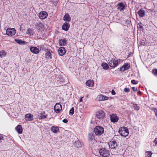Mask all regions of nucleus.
Masks as SVG:
<instances>
[{"instance_id":"obj_49","label":"nucleus","mask_w":157,"mask_h":157,"mask_svg":"<svg viewBox=\"0 0 157 157\" xmlns=\"http://www.w3.org/2000/svg\"><path fill=\"white\" fill-rule=\"evenodd\" d=\"M27 32H28V33H29V32H28V31H27Z\"/></svg>"},{"instance_id":"obj_31","label":"nucleus","mask_w":157,"mask_h":157,"mask_svg":"<svg viewBox=\"0 0 157 157\" xmlns=\"http://www.w3.org/2000/svg\"><path fill=\"white\" fill-rule=\"evenodd\" d=\"M151 152L150 151H147L145 153V157H151Z\"/></svg>"},{"instance_id":"obj_10","label":"nucleus","mask_w":157,"mask_h":157,"mask_svg":"<svg viewBox=\"0 0 157 157\" xmlns=\"http://www.w3.org/2000/svg\"><path fill=\"white\" fill-rule=\"evenodd\" d=\"M130 67V66L129 64L125 63L121 67L120 71H121L124 72L125 71L128 69Z\"/></svg>"},{"instance_id":"obj_18","label":"nucleus","mask_w":157,"mask_h":157,"mask_svg":"<svg viewBox=\"0 0 157 157\" xmlns=\"http://www.w3.org/2000/svg\"><path fill=\"white\" fill-rule=\"evenodd\" d=\"M36 29L39 30H41L44 28V26L41 22H37L36 25Z\"/></svg>"},{"instance_id":"obj_36","label":"nucleus","mask_w":157,"mask_h":157,"mask_svg":"<svg viewBox=\"0 0 157 157\" xmlns=\"http://www.w3.org/2000/svg\"><path fill=\"white\" fill-rule=\"evenodd\" d=\"M152 73L155 75L157 76V69H154L153 70Z\"/></svg>"},{"instance_id":"obj_32","label":"nucleus","mask_w":157,"mask_h":157,"mask_svg":"<svg viewBox=\"0 0 157 157\" xmlns=\"http://www.w3.org/2000/svg\"><path fill=\"white\" fill-rule=\"evenodd\" d=\"M6 55V53L5 51L2 50L0 51V56L1 57H5Z\"/></svg>"},{"instance_id":"obj_23","label":"nucleus","mask_w":157,"mask_h":157,"mask_svg":"<svg viewBox=\"0 0 157 157\" xmlns=\"http://www.w3.org/2000/svg\"><path fill=\"white\" fill-rule=\"evenodd\" d=\"M15 129L18 133L21 134L22 132V128L21 125H18L15 128Z\"/></svg>"},{"instance_id":"obj_16","label":"nucleus","mask_w":157,"mask_h":157,"mask_svg":"<svg viewBox=\"0 0 157 157\" xmlns=\"http://www.w3.org/2000/svg\"><path fill=\"white\" fill-rule=\"evenodd\" d=\"M117 6V9L121 11L123 10L125 8V6L123 3H119Z\"/></svg>"},{"instance_id":"obj_37","label":"nucleus","mask_w":157,"mask_h":157,"mask_svg":"<svg viewBox=\"0 0 157 157\" xmlns=\"http://www.w3.org/2000/svg\"><path fill=\"white\" fill-rule=\"evenodd\" d=\"M152 110H153L155 113V116L157 117V109H156L153 108H152Z\"/></svg>"},{"instance_id":"obj_9","label":"nucleus","mask_w":157,"mask_h":157,"mask_svg":"<svg viewBox=\"0 0 157 157\" xmlns=\"http://www.w3.org/2000/svg\"><path fill=\"white\" fill-rule=\"evenodd\" d=\"M109 97H108L104 96L103 95L100 94L98 95L97 98V100L98 101H103L108 100Z\"/></svg>"},{"instance_id":"obj_51","label":"nucleus","mask_w":157,"mask_h":157,"mask_svg":"<svg viewBox=\"0 0 157 157\" xmlns=\"http://www.w3.org/2000/svg\"><path fill=\"white\" fill-rule=\"evenodd\" d=\"M27 32H28V33H29V32H28V31H27Z\"/></svg>"},{"instance_id":"obj_42","label":"nucleus","mask_w":157,"mask_h":157,"mask_svg":"<svg viewBox=\"0 0 157 157\" xmlns=\"http://www.w3.org/2000/svg\"><path fill=\"white\" fill-rule=\"evenodd\" d=\"M132 89L134 91H136L137 90V88H136L135 87H132Z\"/></svg>"},{"instance_id":"obj_39","label":"nucleus","mask_w":157,"mask_h":157,"mask_svg":"<svg viewBox=\"0 0 157 157\" xmlns=\"http://www.w3.org/2000/svg\"><path fill=\"white\" fill-rule=\"evenodd\" d=\"M131 82L133 84H136L137 83L135 80H132L131 81Z\"/></svg>"},{"instance_id":"obj_7","label":"nucleus","mask_w":157,"mask_h":157,"mask_svg":"<svg viewBox=\"0 0 157 157\" xmlns=\"http://www.w3.org/2000/svg\"><path fill=\"white\" fill-rule=\"evenodd\" d=\"M62 109L61 105L59 103H56L54 108L55 111L57 113H59L61 110Z\"/></svg>"},{"instance_id":"obj_47","label":"nucleus","mask_w":157,"mask_h":157,"mask_svg":"<svg viewBox=\"0 0 157 157\" xmlns=\"http://www.w3.org/2000/svg\"><path fill=\"white\" fill-rule=\"evenodd\" d=\"M137 91H138V94H141V92L140 91V90H137Z\"/></svg>"},{"instance_id":"obj_3","label":"nucleus","mask_w":157,"mask_h":157,"mask_svg":"<svg viewBox=\"0 0 157 157\" xmlns=\"http://www.w3.org/2000/svg\"><path fill=\"white\" fill-rule=\"evenodd\" d=\"M99 153L101 156L104 157H108L110 154V152L106 149L102 148L99 151Z\"/></svg>"},{"instance_id":"obj_11","label":"nucleus","mask_w":157,"mask_h":157,"mask_svg":"<svg viewBox=\"0 0 157 157\" xmlns=\"http://www.w3.org/2000/svg\"><path fill=\"white\" fill-rule=\"evenodd\" d=\"M66 51L65 48L63 47H62L58 49V53L59 56H63L65 54Z\"/></svg>"},{"instance_id":"obj_26","label":"nucleus","mask_w":157,"mask_h":157,"mask_svg":"<svg viewBox=\"0 0 157 157\" xmlns=\"http://www.w3.org/2000/svg\"><path fill=\"white\" fill-rule=\"evenodd\" d=\"M51 130L54 133H56L59 130V128L57 126H53L52 127Z\"/></svg>"},{"instance_id":"obj_46","label":"nucleus","mask_w":157,"mask_h":157,"mask_svg":"<svg viewBox=\"0 0 157 157\" xmlns=\"http://www.w3.org/2000/svg\"><path fill=\"white\" fill-rule=\"evenodd\" d=\"M84 98V97H83L81 98H80L79 99V101L81 102L82 101V98Z\"/></svg>"},{"instance_id":"obj_35","label":"nucleus","mask_w":157,"mask_h":157,"mask_svg":"<svg viewBox=\"0 0 157 157\" xmlns=\"http://www.w3.org/2000/svg\"><path fill=\"white\" fill-rule=\"evenodd\" d=\"M40 51H45L46 49L43 46H41L40 47Z\"/></svg>"},{"instance_id":"obj_30","label":"nucleus","mask_w":157,"mask_h":157,"mask_svg":"<svg viewBox=\"0 0 157 157\" xmlns=\"http://www.w3.org/2000/svg\"><path fill=\"white\" fill-rule=\"evenodd\" d=\"M101 65L103 68L105 70H107L109 68V65L106 63H103Z\"/></svg>"},{"instance_id":"obj_38","label":"nucleus","mask_w":157,"mask_h":157,"mask_svg":"<svg viewBox=\"0 0 157 157\" xmlns=\"http://www.w3.org/2000/svg\"><path fill=\"white\" fill-rule=\"evenodd\" d=\"M124 90L125 92H128L130 91L129 89L128 88H125Z\"/></svg>"},{"instance_id":"obj_40","label":"nucleus","mask_w":157,"mask_h":157,"mask_svg":"<svg viewBox=\"0 0 157 157\" xmlns=\"http://www.w3.org/2000/svg\"><path fill=\"white\" fill-rule=\"evenodd\" d=\"M154 143L155 144V145H157V138H155L154 141Z\"/></svg>"},{"instance_id":"obj_1","label":"nucleus","mask_w":157,"mask_h":157,"mask_svg":"<svg viewBox=\"0 0 157 157\" xmlns=\"http://www.w3.org/2000/svg\"><path fill=\"white\" fill-rule=\"evenodd\" d=\"M118 132L121 136L126 137L129 133L128 130L127 128L123 127L119 128Z\"/></svg>"},{"instance_id":"obj_43","label":"nucleus","mask_w":157,"mask_h":157,"mask_svg":"<svg viewBox=\"0 0 157 157\" xmlns=\"http://www.w3.org/2000/svg\"><path fill=\"white\" fill-rule=\"evenodd\" d=\"M3 138L2 135L0 134V140H3Z\"/></svg>"},{"instance_id":"obj_27","label":"nucleus","mask_w":157,"mask_h":157,"mask_svg":"<svg viewBox=\"0 0 157 157\" xmlns=\"http://www.w3.org/2000/svg\"><path fill=\"white\" fill-rule=\"evenodd\" d=\"M45 57L47 59H52V55L50 51H48L45 54Z\"/></svg>"},{"instance_id":"obj_48","label":"nucleus","mask_w":157,"mask_h":157,"mask_svg":"<svg viewBox=\"0 0 157 157\" xmlns=\"http://www.w3.org/2000/svg\"><path fill=\"white\" fill-rule=\"evenodd\" d=\"M142 45H145V43L144 42H142V44H141Z\"/></svg>"},{"instance_id":"obj_41","label":"nucleus","mask_w":157,"mask_h":157,"mask_svg":"<svg viewBox=\"0 0 157 157\" xmlns=\"http://www.w3.org/2000/svg\"><path fill=\"white\" fill-rule=\"evenodd\" d=\"M63 122L64 123H67L68 122V120L66 119H65L63 120Z\"/></svg>"},{"instance_id":"obj_22","label":"nucleus","mask_w":157,"mask_h":157,"mask_svg":"<svg viewBox=\"0 0 157 157\" xmlns=\"http://www.w3.org/2000/svg\"><path fill=\"white\" fill-rule=\"evenodd\" d=\"M139 16L140 17H143L145 15V12L144 10L140 9L138 12Z\"/></svg>"},{"instance_id":"obj_14","label":"nucleus","mask_w":157,"mask_h":157,"mask_svg":"<svg viewBox=\"0 0 157 157\" xmlns=\"http://www.w3.org/2000/svg\"><path fill=\"white\" fill-rule=\"evenodd\" d=\"M25 119L26 121H31L33 120V115L30 113H28L25 115Z\"/></svg>"},{"instance_id":"obj_45","label":"nucleus","mask_w":157,"mask_h":157,"mask_svg":"<svg viewBox=\"0 0 157 157\" xmlns=\"http://www.w3.org/2000/svg\"><path fill=\"white\" fill-rule=\"evenodd\" d=\"M142 24V23H140L139 25V27L141 28H142V29H143V28L142 27V26L141 25Z\"/></svg>"},{"instance_id":"obj_29","label":"nucleus","mask_w":157,"mask_h":157,"mask_svg":"<svg viewBox=\"0 0 157 157\" xmlns=\"http://www.w3.org/2000/svg\"><path fill=\"white\" fill-rule=\"evenodd\" d=\"M14 41L19 44H24L25 42L19 39H15Z\"/></svg>"},{"instance_id":"obj_44","label":"nucleus","mask_w":157,"mask_h":157,"mask_svg":"<svg viewBox=\"0 0 157 157\" xmlns=\"http://www.w3.org/2000/svg\"><path fill=\"white\" fill-rule=\"evenodd\" d=\"M111 94L113 95H115L116 93L114 90H112L111 91Z\"/></svg>"},{"instance_id":"obj_2","label":"nucleus","mask_w":157,"mask_h":157,"mask_svg":"<svg viewBox=\"0 0 157 157\" xmlns=\"http://www.w3.org/2000/svg\"><path fill=\"white\" fill-rule=\"evenodd\" d=\"M104 128L101 126H97L94 129V132L96 135L100 136L104 132Z\"/></svg>"},{"instance_id":"obj_19","label":"nucleus","mask_w":157,"mask_h":157,"mask_svg":"<svg viewBox=\"0 0 157 157\" xmlns=\"http://www.w3.org/2000/svg\"><path fill=\"white\" fill-rule=\"evenodd\" d=\"M70 27V24L69 23L65 22L62 26V29L65 31H67L68 30Z\"/></svg>"},{"instance_id":"obj_25","label":"nucleus","mask_w":157,"mask_h":157,"mask_svg":"<svg viewBox=\"0 0 157 157\" xmlns=\"http://www.w3.org/2000/svg\"><path fill=\"white\" fill-rule=\"evenodd\" d=\"M67 44V40L64 39L59 40V44L60 46H64Z\"/></svg>"},{"instance_id":"obj_8","label":"nucleus","mask_w":157,"mask_h":157,"mask_svg":"<svg viewBox=\"0 0 157 157\" xmlns=\"http://www.w3.org/2000/svg\"><path fill=\"white\" fill-rule=\"evenodd\" d=\"M48 14L45 11L41 12L39 14V17L41 19H44L47 18L48 16Z\"/></svg>"},{"instance_id":"obj_5","label":"nucleus","mask_w":157,"mask_h":157,"mask_svg":"<svg viewBox=\"0 0 157 157\" xmlns=\"http://www.w3.org/2000/svg\"><path fill=\"white\" fill-rule=\"evenodd\" d=\"M105 113L102 110H101L97 112L96 118L98 119H102L105 116Z\"/></svg>"},{"instance_id":"obj_21","label":"nucleus","mask_w":157,"mask_h":157,"mask_svg":"<svg viewBox=\"0 0 157 157\" xmlns=\"http://www.w3.org/2000/svg\"><path fill=\"white\" fill-rule=\"evenodd\" d=\"M86 86L89 87H92L94 85V82L93 80H88L86 82Z\"/></svg>"},{"instance_id":"obj_50","label":"nucleus","mask_w":157,"mask_h":157,"mask_svg":"<svg viewBox=\"0 0 157 157\" xmlns=\"http://www.w3.org/2000/svg\"><path fill=\"white\" fill-rule=\"evenodd\" d=\"M27 32H28V33H29V32H28V31H27Z\"/></svg>"},{"instance_id":"obj_12","label":"nucleus","mask_w":157,"mask_h":157,"mask_svg":"<svg viewBox=\"0 0 157 157\" xmlns=\"http://www.w3.org/2000/svg\"><path fill=\"white\" fill-rule=\"evenodd\" d=\"M111 121L113 123L117 122L118 120V117L115 114H112L110 117Z\"/></svg>"},{"instance_id":"obj_24","label":"nucleus","mask_w":157,"mask_h":157,"mask_svg":"<svg viewBox=\"0 0 157 157\" xmlns=\"http://www.w3.org/2000/svg\"><path fill=\"white\" fill-rule=\"evenodd\" d=\"M71 17L68 13H66L63 17V20L65 21H71Z\"/></svg>"},{"instance_id":"obj_6","label":"nucleus","mask_w":157,"mask_h":157,"mask_svg":"<svg viewBox=\"0 0 157 157\" xmlns=\"http://www.w3.org/2000/svg\"><path fill=\"white\" fill-rule=\"evenodd\" d=\"M16 32V30L14 28H10L7 29L6 34L8 36H13L15 35Z\"/></svg>"},{"instance_id":"obj_34","label":"nucleus","mask_w":157,"mask_h":157,"mask_svg":"<svg viewBox=\"0 0 157 157\" xmlns=\"http://www.w3.org/2000/svg\"><path fill=\"white\" fill-rule=\"evenodd\" d=\"M134 108L135 110L138 111L140 109V107L138 106L136 104H135L134 105Z\"/></svg>"},{"instance_id":"obj_17","label":"nucleus","mask_w":157,"mask_h":157,"mask_svg":"<svg viewBox=\"0 0 157 157\" xmlns=\"http://www.w3.org/2000/svg\"><path fill=\"white\" fill-rule=\"evenodd\" d=\"M82 145V142L78 140H76L74 143V145L77 148L81 147Z\"/></svg>"},{"instance_id":"obj_13","label":"nucleus","mask_w":157,"mask_h":157,"mask_svg":"<svg viewBox=\"0 0 157 157\" xmlns=\"http://www.w3.org/2000/svg\"><path fill=\"white\" fill-rule=\"evenodd\" d=\"M109 145L110 147L112 148H115L117 146V144L116 141L115 140L111 141L109 144Z\"/></svg>"},{"instance_id":"obj_15","label":"nucleus","mask_w":157,"mask_h":157,"mask_svg":"<svg viewBox=\"0 0 157 157\" xmlns=\"http://www.w3.org/2000/svg\"><path fill=\"white\" fill-rule=\"evenodd\" d=\"M30 50L32 52L35 54H37L39 52V49L35 47H32L30 48Z\"/></svg>"},{"instance_id":"obj_20","label":"nucleus","mask_w":157,"mask_h":157,"mask_svg":"<svg viewBox=\"0 0 157 157\" xmlns=\"http://www.w3.org/2000/svg\"><path fill=\"white\" fill-rule=\"evenodd\" d=\"M88 138L89 141H92L93 142L94 141H95L94 134L92 133H89Z\"/></svg>"},{"instance_id":"obj_33","label":"nucleus","mask_w":157,"mask_h":157,"mask_svg":"<svg viewBox=\"0 0 157 157\" xmlns=\"http://www.w3.org/2000/svg\"><path fill=\"white\" fill-rule=\"evenodd\" d=\"M74 113V109L72 107L69 111V114L71 115H72Z\"/></svg>"},{"instance_id":"obj_28","label":"nucleus","mask_w":157,"mask_h":157,"mask_svg":"<svg viewBox=\"0 0 157 157\" xmlns=\"http://www.w3.org/2000/svg\"><path fill=\"white\" fill-rule=\"evenodd\" d=\"M39 115L40 118L41 119L46 118L47 117V115L45 114V113L44 112H43L41 113H40Z\"/></svg>"},{"instance_id":"obj_4","label":"nucleus","mask_w":157,"mask_h":157,"mask_svg":"<svg viewBox=\"0 0 157 157\" xmlns=\"http://www.w3.org/2000/svg\"><path fill=\"white\" fill-rule=\"evenodd\" d=\"M120 60H115L112 59L109 62V66L112 67H116L118 63L120 62Z\"/></svg>"}]
</instances>
